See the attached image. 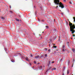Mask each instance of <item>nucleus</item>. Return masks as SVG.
<instances>
[{
  "mask_svg": "<svg viewBox=\"0 0 75 75\" xmlns=\"http://www.w3.org/2000/svg\"><path fill=\"white\" fill-rule=\"evenodd\" d=\"M50 64V61L49 62V64Z\"/></svg>",
  "mask_w": 75,
  "mask_h": 75,
  "instance_id": "27",
  "label": "nucleus"
},
{
  "mask_svg": "<svg viewBox=\"0 0 75 75\" xmlns=\"http://www.w3.org/2000/svg\"><path fill=\"white\" fill-rule=\"evenodd\" d=\"M64 2H65L66 1V0H63Z\"/></svg>",
  "mask_w": 75,
  "mask_h": 75,
  "instance_id": "25",
  "label": "nucleus"
},
{
  "mask_svg": "<svg viewBox=\"0 0 75 75\" xmlns=\"http://www.w3.org/2000/svg\"><path fill=\"white\" fill-rule=\"evenodd\" d=\"M42 33H44V32H42Z\"/></svg>",
  "mask_w": 75,
  "mask_h": 75,
  "instance_id": "45",
  "label": "nucleus"
},
{
  "mask_svg": "<svg viewBox=\"0 0 75 75\" xmlns=\"http://www.w3.org/2000/svg\"><path fill=\"white\" fill-rule=\"evenodd\" d=\"M1 18L2 19V20H4V19H5V18H4V17H1Z\"/></svg>",
  "mask_w": 75,
  "mask_h": 75,
  "instance_id": "7",
  "label": "nucleus"
},
{
  "mask_svg": "<svg viewBox=\"0 0 75 75\" xmlns=\"http://www.w3.org/2000/svg\"><path fill=\"white\" fill-rule=\"evenodd\" d=\"M55 21V19H54V21Z\"/></svg>",
  "mask_w": 75,
  "mask_h": 75,
  "instance_id": "39",
  "label": "nucleus"
},
{
  "mask_svg": "<svg viewBox=\"0 0 75 75\" xmlns=\"http://www.w3.org/2000/svg\"><path fill=\"white\" fill-rule=\"evenodd\" d=\"M63 52H64V51H65V50H64V49H63L62 50Z\"/></svg>",
  "mask_w": 75,
  "mask_h": 75,
  "instance_id": "20",
  "label": "nucleus"
},
{
  "mask_svg": "<svg viewBox=\"0 0 75 75\" xmlns=\"http://www.w3.org/2000/svg\"><path fill=\"white\" fill-rule=\"evenodd\" d=\"M72 75H74L73 74H72Z\"/></svg>",
  "mask_w": 75,
  "mask_h": 75,
  "instance_id": "53",
  "label": "nucleus"
},
{
  "mask_svg": "<svg viewBox=\"0 0 75 75\" xmlns=\"http://www.w3.org/2000/svg\"><path fill=\"white\" fill-rule=\"evenodd\" d=\"M65 46L64 45H63V49H64L65 48Z\"/></svg>",
  "mask_w": 75,
  "mask_h": 75,
  "instance_id": "15",
  "label": "nucleus"
},
{
  "mask_svg": "<svg viewBox=\"0 0 75 75\" xmlns=\"http://www.w3.org/2000/svg\"><path fill=\"white\" fill-rule=\"evenodd\" d=\"M74 18V22H75V17H74V18Z\"/></svg>",
  "mask_w": 75,
  "mask_h": 75,
  "instance_id": "18",
  "label": "nucleus"
},
{
  "mask_svg": "<svg viewBox=\"0 0 75 75\" xmlns=\"http://www.w3.org/2000/svg\"><path fill=\"white\" fill-rule=\"evenodd\" d=\"M54 62H52L51 63V64H54Z\"/></svg>",
  "mask_w": 75,
  "mask_h": 75,
  "instance_id": "21",
  "label": "nucleus"
},
{
  "mask_svg": "<svg viewBox=\"0 0 75 75\" xmlns=\"http://www.w3.org/2000/svg\"><path fill=\"white\" fill-rule=\"evenodd\" d=\"M55 69H56V68H53L52 69V71H53V70H55Z\"/></svg>",
  "mask_w": 75,
  "mask_h": 75,
  "instance_id": "12",
  "label": "nucleus"
},
{
  "mask_svg": "<svg viewBox=\"0 0 75 75\" xmlns=\"http://www.w3.org/2000/svg\"><path fill=\"white\" fill-rule=\"evenodd\" d=\"M43 67H45V66H43Z\"/></svg>",
  "mask_w": 75,
  "mask_h": 75,
  "instance_id": "43",
  "label": "nucleus"
},
{
  "mask_svg": "<svg viewBox=\"0 0 75 75\" xmlns=\"http://www.w3.org/2000/svg\"><path fill=\"white\" fill-rule=\"evenodd\" d=\"M10 13H11H11H13V11H10Z\"/></svg>",
  "mask_w": 75,
  "mask_h": 75,
  "instance_id": "19",
  "label": "nucleus"
},
{
  "mask_svg": "<svg viewBox=\"0 0 75 75\" xmlns=\"http://www.w3.org/2000/svg\"><path fill=\"white\" fill-rule=\"evenodd\" d=\"M66 23H67V25H68V22H66Z\"/></svg>",
  "mask_w": 75,
  "mask_h": 75,
  "instance_id": "32",
  "label": "nucleus"
},
{
  "mask_svg": "<svg viewBox=\"0 0 75 75\" xmlns=\"http://www.w3.org/2000/svg\"><path fill=\"white\" fill-rule=\"evenodd\" d=\"M54 0V3L56 4V5H59V7H61V8H64V4L62 3L61 2H59V0Z\"/></svg>",
  "mask_w": 75,
  "mask_h": 75,
  "instance_id": "1",
  "label": "nucleus"
},
{
  "mask_svg": "<svg viewBox=\"0 0 75 75\" xmlns=\"http://www.w3.org/2000/svg\"><path fill=\"white\" fill-rule=\"evenodd\" d=\"M69 70H67V74H69Z\"/></svg>",
  "mask_w": 75,
  "mask_h": 75,
  "instance_id": "14",
  "label": "nucleus"
},
{
  "mask_svg": "<svg viewBox=\"0 0 75 75\" xmlns=\"http://www.w3.org/2000/svg\"><path fill=\"white\" fill-rule=\"evenodd\" d=\"M52 48H57V46L55 45H54L53 46V47H52Z\"/></svg>",
  "mask_w": 75,
  "mask_h": 75,
  "instance_id": "10",
  "label": "nucleus"
},
{
  "mask_svg": "<svg viewBox=\"0 0 75 75\" xmlns=\"http://www.w3.org/2000/svg\"><path fill=\"white\" fill-rule=\"evenodd\" d=\"M69 63H70L69 61V62H68L69 64Z\"/></svg>",
  "mask_w": 75,
  "mask_h": 75,
  "instance_id": "38",
  "label": "nucleus"
},
{
  "mask_svg": "<svg viewBox=\"0 0 75 75\" xmlns=\"http://www.w3.org/2000/svg\"><path fill=\"white\" fill-rule=\"evenodd\" d=\"M11 61L12 62H15V61H14V59H12L11 60Z\"/></svg>",
  "mask_w": 75,
  "mask_h": 75,
  "instance_id": "6",
  "label": "nucleus"
},
{
  "mask_svg": "<svg viewBox=\"0 0 75 75\" xmlns=\"http://www.w3.org/2000/svg\"><path fill=\"white\" fill-rule=\"evenodd\" d=\"M59 41H60V40H59Z\"/></svg>",
  "mask_w": 75,
  "mask_h": 75,
  "instance_id": "41",
  "label": "nucleus"
},
{
  "mask_svg": "<svg viewBox=\"0 0 75 75\" xmlns=\"http://www.w3.org/2000/svg\"><path fill=\"white\" fill-rule=\"evenodd\" d=\"M42 21L43 22H44V20H42Z\"/></svg>",
  "mask_w": 75,
  "mask_h": 75,
  "instance_id": "30",
  "label": "nucleus"
},
{
  "mask_svg": "<svg viewBox=\"0 0 75 75\" xmlns=\"http://www.w3.org/2000/svg\"><path fill=\"white\" fill-rule=\"evenodd\" d=\"M69 25H70V31L71 32V34H74L75 33V30L74 29H75V24H73L71 23V22H69Z\"/></svg>",
  "mask_w": 75,
  "mask_h": 75,
  "instance_id": "2",
  "label": "nucleus"
},
{
  "mask_svg": "<svg viewBox=\"0 0 75 75\" xmlns=\"http://www.w3.org/2000/svg\"><path fill=\"white\" fill-rule=\"evenodd\" d=\"M73 37H75V35H73Z\"/></svg>",
  "mask_w": 75,
  "mask_h": 75,
  "instance_id": "29",
  "label": "nucleus"
},
{
  "mask_svg": "<svg viewBox=\"0 0 75 75\" xmlns=\"http://www.w3.org/2000/svg\"><path fill=\"white\" fill-rule=\"evenodd\" d=\"M40 64V63H38V64Z\"/></svg>",
  "mask_w": 75,
  "mask_h": 75,
  "instance_id": "49",
  "label": "nucleus"
},
{
  "mask_svg": "<svg viewBox=\"0 0 75 75\" xmlns=\"http://www.w3.org/2000/svg\"><path fill=\"white\" fill-rule=\"evenodd\" d=\"M16 21H20V20H19V19H18L16 18Z\"/></svg>",
  "mask_w": 75,
  "mask_h": 75,
  "instance_id": "9",
  "label": "nucleus"
},
{
  "mask_svg": "<svg viewBox=\"0 0 75 75\" xmlns=\"http://www.w3.org/2000/svg\"><path fill=\"white\" fill-rule=\"evenodd\" d=\"M42 68V66H40V68Z\"/></svg>",
  "mask_w": 75,
  "mask_h": 75,
  "instance_id": "23",
  "label": "nucleus"
},
{
  "mask_svg": "<svg viewBox=\"0 0 75 75\" xmlns=\"http://www.w3.org/2000/svg\"><path fill=\"white\" fill-rule=\"evenodd\" d=\"M40 9H41V10H43V8H42V7H40Z\"/></svg>",
  "mask_w": 75,
  "mask_h": 75,
  "instance_id": "13",
  "label": "nucleus"
},
{
  "mask_svg": "<svg viewBox=\"0 0 75 75\" xmlns=\"http://www.w3.org/2000/svg\"><path fill=\"white\" fill-rule=\"evenodd\" d=\"M53 41V40H52V39H51V40H50V43L49 44V47H50V46L51 45H52V42Z\"/></svg>",
  "mask_w": 75,
  "mask_h": 75,
  "instance_id": "3",
  "label": "nucleus"
},
{
  "mask_svg": "<svg viewBox=\"0 0 75 75\" xmlns=\"http://www.w3.org/2000/svg\"><path fill=\"white\" fill-rule=\"evenodd\" d=\"M71 39H72V38H71Z\"/></svg>",
  "mask_w": 75,
  "mask_h": 75,
  "instance_id": "47",
  "label": "nucleus"
},
{
  "mask_svg": "<svg viewBox=\"0 0 75 75\" xmlns=\"http://www.w3.org/2000/svg\"><path fill=\"white\" fill-rule=\"evenodd\" d=\"M42 57H44V56H43V55H42Z\"/></svg>",
  "mask_w": 75,
  "mask_h": 75,
  "instance_id": "50",
  "label": "nucleus"
},
{
  "mask_svg": "<svg viewBox=\"0 0 75 75\" xmlns=\"http://www.w3.org/2000/svg\"><path fill=\"white\" fill-rule=\"evenodd\" d=\"M48 72V70H47V71H46V72Z\"/></svg>",
  "mask_w": 75,
  "mask_h": 75,
  "instance_id": "40",
  "label": "nucleus"
},
{
  "mask_svg": "<svg viewBox=\"0 0 75 75\" xmlns=\"http://www.w3.org/2000/svg\"><path fill=\"white\" fill-rule=\"evenodd\" d=\"M58 7V6H57L56 7V8H57Z\"/></svg>",
  "mask_w": 75,
  "mask_h": 75,
  "instance_id": "34",
  "label": "nucleus"
},
{
  "mask_svg": "<svg viewBox=\"0 0 75 75\" xmlns=\"http://www.w3.org/2000/svg\"><path fill=\"white\" fill-rule=\"evenodd\" d=\"M34 64H37V62H35V61H34Z\"/></svg>",
  "mask_w": 75,
  "mask_h": 75,
  "instance_id": "16",
  "label": "nucleus"
},
{
  "mask_svg": "<svg viewBox=\"0 0 75 75\" xmlns=\"http://www.w3.org/2000/svg\"><path fill=\"white\" fill-rule=\"evenodd\" d=\"M70 4H72V3L71 2H69Z\"/></svg>",
  "mask_w": 75,
  "mask_h": 75,
  "instance_id": "35",
  "label": "nucleus"
},
{
  "mask_svg": "<svg viewBox=\"0 0 75 75\" xmlns=\"http://www.w3.org/2000/svg\"><path fill=\"white\" fill-rule=\"evenodd\" d=\"M48 65H49V64H48Z\"/></svg>",
  "mask_w": 75,
  "mask_h": 75,
  "instance_id": "52",
  "label": "nucleus"
},
{
  "mask_svg": "<svg viewBox=\"0 0 75 75\" xmlns=\"http://www.w3.org/2000/svg\"><path fill=\"white\" fill-rule=\"evenodd\" d=\"M66 44L68 46V47H69V42H68Z\"/></svg>",
  "mask_w": 75,
  "mask_h": 75,
  "instance_id": "8",
  "label": "nucleus"
},
{
  "mask_svg": "<svg viewBox=\"0 0 75 75\" xmlns=\"http://www.w3.org/2000/svg\"><path fill=\"white\" fill-rule=\"evenodd\" d=\"M48 51L49 52H50V49H49V50H48Z\"/></svg>",
  "mask_w": 75,
  "mask_h": 75,
  "instance_id": "31",
  "label": "nucleus"
},
{
  "mask_svg": "<svg viewBox=\"0 0 75 75\" xmlns=\"http://www.w3.org/2000/svg\"><path fill=\"white\" fill-rule=\"evenodd\" d=\"M45 51H47V48H45Z\"/></svg>",
  "mask_w": 75,
  "mask_h": 75,
  "instance_id": "24",
  "label": "nucleus"
},
{
  "mask_svg": "<svg viewBox=\"0 0 75 75\" xmlns=\"http://www.w3.org/2000/svg\"><path fill=\"white\" fill-rule=\"evenodd\" d=\"M61 11V10H60V11Z\"/></svg>",
  "mask_w": 75,
  "mask_h": 75,
  "instance_id": "51",
  "label": "nucleus"
},
{
  "mask_svg": "<svg viewBox=\"0 0 75 75\" xmlns=\"http://www.w3.org/2000/svg\"><path fill=\"white\" fill-rule=\"evenodd\" d=\"M62 75H64V74L63 73L62 74Z\"/></svg>",
  "mask_w": 75,
  "mask_h": 75,
  "instance_id": "36",
  "label": "nucleus"
},
{
  "mask_svg": "<svg viewBox=\"0 0 75 75\" xmlns=\"http://www.w3.org/2000/svg\"><path fill=\"white\" fill-rule=\"evenodd\" d=\"M9 7H10V8H11V6H9Z\"/></svg>",
  "mask_w": 75,
  "mask_h": 75,
  "instance_id": "33",
  "label": "nucleus"
},
{
  "mask_svg": "<svg viewBox=\"0 0 75 75\" xmlns=\"http://www.w3.org/2000/svg\"><path fill=\"white\" fill-rule=\"evenodd\" d=\"M25 59L27 61H29V59H28V57H27L25 58Z\"/></svg>",
  "mask_w": 75,
  "mask_h": 75,
  "instance_id": "4",
  "label": "nucleus"
},
{
  "mask_svg": "<svg viewBox=\"0 0 75 75\" xmlns=\"http://www.w3.org/2000/svg\"><path fill=\"white\" fill-rule=\"evenodd\" d=\"M30 56H31V57H33V55L31 54Z\"/></svg>",
  "mask_w": 75,
  "mask_h": 75,
  "instance_id": "28",
  "label": "nucleus"
},
{
  "mask_svg": "<svg viewBox=\"0 0 75 75\" xmlns=\"http://www.w3.org/2000/svg\"><path fill=\"white\" fill-rule=\"evenodd\" d=\"M55 31H56V30L55 29L53 31V32H54V33H55Z\"/></svg>",
  "mask_w": 75,
  "mask_h": 75,
  "instance_id": "22",
  "label": "nucleus"
},
{
  "mask_svg": "<svg viewBox=\"0 0 75 75\" xmlns=\"http://www.w3.org/2000/svg\"><path fill=\"white\" fill-rule=\"evenodd\" d=\"M72 67H73V65H72Z\"/></svg>",
  "mask_w": 75,
  "mask_h": 75,
  "instance_id": "42",
  "label": "nucleus"
},
{
  "mask_svg": "<svg viewBox=\"0 0 75 75\" xmlns=\"http://www.w3.org/2000/svg\"><path fill=\"white\" fill-rule=\"evenodd\" d=\"M40 35V36H41V35Z\"/></svg>",
  "mask_w": 75,
  "mask_h": 75,
  "instance_id": "46",
  "label": "nucleus"
},
{
  "mask_svg": "<svg viewBox=\"0 0 75 75\" xmlns=\"http://www.w3.org/2000/svg\"><path fill=\"white\" fill-rule=\"evenodd\" d=\"M20 21H21V20H20Z\"/></svg>",
  "mask_w": 75,
  "mask_h": 75,
  "instance_id": "44",
  "label": "nucleus"
},
{
  "mask_svg": "<svg viewBox=\"0 0 75 75\" xmlns=\"http://www.w3.org/2000/svg\"><path fill=\"white\" fill-rule=\"evenodd\" d=\"M45 57H47V54H45Z\"/></svg>",
  "mask_w": 75,
  "mask_h": 75,
  "instance_id": "17",
  "label": "nucleus"
},
{
  "mask_svg": "<svg viewBox=\"0 0 75 75\" xmlns=\"http://www.w3.org/2000/svg\"><path fill=\"white\" fill-rule=\"evenodd\" d=\"M53 44V45H55V44Z\"/></svg>",
  "mask_w": 75,
  "mask_h": 75,
  "instance_id": "37",
  "label": "nucleus"
},
{
  "mask_svg": "<svg viewBox=\"0 0 75 75\" xmlns=\"http://www.w3.org/2000/svg\"><path fill=\"white\" fill-rule=\"evenodd\" d=\"M50 42H49V43H50Z\"/></svg>",
  "mask_w": 75,
  "mask_h": 75,
  "instance_id": "48",
  "label": "nucleus"
},
{
  "mask_svg": "<svg viewBox=\"0 0 75 75\" xmlns=\"http://www.w3.org/2000/svg\"><path fill=\"white\" fill-rule=\"evenodd\" d=\"M39 57V55H38L35 56V58H36V59L38 58Z\"/></svg>",
  "mask_w": 75,
  "mask_h": 75,
  "instance_id": "5",
  "label": "nucleus"
},
{
  "mask_svg": "<svg viewBox=\"0 0 75 75\" xmlns=\"http://www.w3.org/2000/svg\"><path fill=\"white\" fill-rule=\"evenodd\" d=\"M46 28H48V26H46Z\"/></svg>",
  "mask_w": 75,
  "mask_h": 75,
  "instance_id": "26",
  "label": "nucleus"
},
{
  "mask_svg": "<svg viewBox=\"0 0 75 75\" xmlns=\"http://www.w3.org/2000/svg\"><path fill=\"white\" fill-rule=\"evenodd\" d=\"M72 50L74 52H75V50L74 49H72Z\"/></svg>",
  "mask_w": 75,
  "mask_h": 75,
  "instance_id": "11",
  "label": "nucleus"
}]
</instances>
